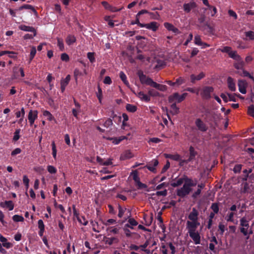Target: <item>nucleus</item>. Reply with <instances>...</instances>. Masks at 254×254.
I'll return each mask as SVG.
<instances>
[{
	"label": "nucleus",
	"instance_id": "f257e3e1",
	"mask_svg": "<svg viewBox=\"0 0 254 254\" xmlns=\"http://www.w3.org/2000/svg\"><path fill=\"white\" fill-rule=\"evenodd\" d=\"M137 75L142 84H146L152 87L154 81L151 78L147 77L144 74L141 70H139L137 71Z\"/></svg>",
	"mask_w": 254,
	"mask_h": 254
},
{
	"label": "nucleus",
	"instance_id": "f03ea898",
	"mask_svg": "<svg viewBox=\"0 0 254 254\" xmlns=\"http://www.w3.org/2000/svg\"><path fill=\"white\" fill-rule=\"evenodd\" d=\"M187 95V93H184L180 95L178 93L176 92L169 96L168 101L169 103H174L175 101H177L178 103H181L185 100Z\"/></svg>",
	"mask_w": 254,
	"mask_h": 254
},
{
	"label": "nucleus",
	"instance_id": "7ed1b4c3",
	"mask_svg": "<svg viewBox=\"0 0 254 254\" xmlns=\"http://www.w3.org/2000/svg\"><path fill=\"white\" fill-rule=\"evenodd\" d=\"M192 190L191 187H190L187 184H184L182 188L177 190L176 193L178 196L184 198L188 195Z\"/></svg>",
	"mask_w": 254,
	"mask_h": 254
},
{
	"label": "nucleus",
	"instance_id": "20e7f679",
	"mask_svg": "<svg viewBox=\"0 0 254 254\" xmlns=\"http://www.w3.org/2000/svg\"><path fill=\"white\" fill-rule=\"evenodd\" d=\"M240 226L242 227L240 228V232L244 235L247 236L248 235V229L249 228V221L247 220L246 217H242L240 220Z\"/></svg>",
	"mask_w": 254,
	"mask_h": 254
},
{
	"label": "nucleus",
	"instance_id": "39448f33",
	"mask_svg": "<svg viewBox=\"0 0 254 254\" xmlns=\"http://www.w3.org/2000/svg\"><path fill=\"white\" fill-rule=\"evenodd\" d=\"M214 91V88L211 86L204 87L200 93L201 97L206 100H208L211 98V94Z\"/></svg>",
	"mask_w": 254,
	"mask_h": 254
},
{
	"label": "nucleus",
	"instance_id": "423d86ee",
	"mask_svg": "<svg viewBox=\"0 0 254 254\" xmlns=\"http://www.w3.org/2000/svg\"><path fill=\"white\" fill-rule=\"evenodd\" d=\"M195 125L198 130L201 132H205L208 129L207 125L200 118L196 119Z\"/></svg>",
	"mask_w": 254,
	"mask_h": 254
},
{
	"label": "nucleus",
	"instance_id": "0eeeda50",
	"mask_svg": "<svg viewBox=\"0 0 254 254\" xmlns=\"http://www.w3.org/2000/svg\"><path fill=\"white\" fill-rule=\"evenodd\" d=\"M38 113V112L37 110H30L28 113V119L30 126H33L35 121L37 119Z\"/></svg>",
	"mask_w": 254,
	"mask_h": 254
},
{
	"label": "nucleus",
	"instance_id": "6e6552de",
	"mask_svg": "<svg viewBox=\"0 0 254 254\" xmlns=\"http://www.w3.org/2000/svg\"><path fill=\"white\" fill-rule=\"evenodd\" d=\"M200 225L198 221H188L187 222V227L189 232H195L197 227Z\"/></svg>",
	"mask_w": 254,
	"mask_h": 254
},
{
	"label": "nucleus",
	"instance_id": "1a4fd4ad",
	"mask_svg": "<svg viewBox=\"0 0 254 254\" xmlns=\"http://www.w3.org/2000/svg\"><path fill=\"white\" fill-rule=\"evenodd\" d=\"M73 212L74 216H75L77 219L78 221L83 224L84 226H86L88 223V221H87L84 216H82L81 218L83 219V222H82L81 218L79 217V213L77 211L75 205H72Z\"/></svg>",
	"mask_w": 254,
	"mask_h": 254
},
{
	"label": "nucleus",
	"instance_id": "9d476101",
	"mask_svg": "<svg viewBox=\"0 0 254 254\" xmlns=\"http://www.w3.org/2000/svg\"><path fill=\"white\" fill-rule=\"evenodd\" d=\"M190 237L192 239L196 245L200 243V236L198 232H188Z\"/></svg>",
	"mask_w": 254,
	"mask_h": 254
},
{
	"label": "nucleus",
	"instance_id": "9b49d317",
	"mask_svg": "<svg viewBox=\"0 0 254 254\" xmlns=\"http://www.w3.org/2000/svg\"><path fill=\"white\" fill-rule=\"evenodd\" d=\"M159 25L157 22L152 21L149 23L143 24V27L155 32L158 29Z\"/></svg>",
	"mask_w": 254,
	"mask_h": 254
},
{
	"label": "nucleus",
	"instance_id": "f8f14e48",
	"mask_svg": "<svg viewBox=\"0 0 254 254\" xmlns=\"http://www.w3.org/2000/svg\"><path fill=\"white\" fill-rule=\"evenodd\" d=\"M198 212L195 208H192V211L188 216V218L192 221H198Z\"/></svg>",
	"mask_w": 254,
	"mask_h": 254
},
{
	"label": "nucleus",
	"instance_id": "ddd939ff",
	"mask_svg": "<svg viewBox=\"0 0 254 254\" xmlns=\"http://www.w3.org/2000/svg\"><path fill=\"white\" fill-rule=\"evenodd\" d=\"M247 83L245 80H239L238 86L239 87V91L242 94H246L247 92L246 87Z\"/></svg>",
	"mask_w": 254,
	"mask_h": 254
},
{
	"label": "nucleus",
	"instance_id": "4468645a",
	"mask_svg": "<svg viewBox=\"0 0 254 254\" xmlns=\"http://www.w3.org/2000/svg\"><path fill=\"white\" fill-rule=\"evenodd\" d=\"M185 183L190 187H195L197 185V180L196 179L192 180V179L188 177L186 175H185Z\"/></svg>",
	"mask_w": 254,
	"mask_h": 254
},
{
	"label": "nucleus",
	"instance_id": "2eb2a0df",
	"mask_svg": "<svg viewBox=\"0 0 254 254\" xmlns=\"http://www.w3.org/2000/svg\"><path fill=\"white\" fill-rule=\"evenodd\" d=\"M158 165V160L156 159H153L150 163H149V164L147 165L145 167L147 168L150 171L154 173L156 171L155 167Z\"/></svg>",
	"mask_w": 254,
	"mask_h": 254
},
{
	"label": "nucleus",
	"instance_id": "dca6fc26",
	"mask_svg": "<svg viewBox=\"0 0 254 254\" xmlns=\"http://www.w3.org/2000/svg\"><path fill=\"white\" fill-rule=\"evenodd\" d=\"M70 80V75H67L64 79H63L61 81V89L62 93H63L65 89L66 86L68 84Z\"/></svg>",
	"mask_w": 254,
	"mask_h": 254
},
{
	"label": "nucleus",
	"instance_id": "f3484780",
	"mask_svg": "<svg viewBox=\"0 0 254 254\" xmlns=\"http://www.w3.org/2000/svg\"><path fill=\"white\" fill-rule=\"evenodd\" d=\"M19 29L24 31L33 32L34 33V36H36V29L32 26H26L25 25H21L19 26Z\"/></svg>",
	"mask_w": 254,
	"mask_h": 254
},
{
	"label": "nucleus",
	"instance_id": "a211bd4d",
	"mask_svg": "<svg viewBox=\"0 0 254 254\" xmlns=\"http://www.w3.org/2000/svg\"><path fill=\"white\" fill-rule=\"evenodd\" d=\"M0 242L1 245L7 249H9L13 247V244L10 242H8L6 238L2 236H0Z\"/></svg>",
	"mask_w": 254,
	"mask_h": 254
},
{
	"label": "nucleus",
	"instance_id": "6ab92c4d",
	"mask_svg": "<svg viewBox=\"0 0 254 254\" xmlns=\"http://www.w3.org/2000/svg\"><path fill=\"white\" fill-rule=\"evenodd\" d=\"M205 77V73L203 72H201L198 75H195L194 74H191L190 76L191 82L194 83L196 80H200Z\"/></svg>",
	"mask_w": 254,
	"mask_h": 254
},
{
	"label": "nucleus",
	"instance_id": "aec40b11",
	"mask_svg": "<svg viewBox=\"0 0 254 254\" xmlns=\"http://www.w3.org/2000/svg\"><path fill=\"white\" fill-rule=\"evenodd\" d=\"M196 6V4L194 2L185 3L183 6L185 11L187 13L190 12L191 9L195 8Z\"/></svg>",
	"mask_w": 254,
	"mask_h": 254
},
{
	"label": "nucleus",
	"instance_id": "412c9836",
	"mask_svg": "<svg viewBox=\"0 0 254 254\" xmlns=\"http://www.w3.org/2000/svg\"><path fill=\"white\" fill-rule=\"evenodd\" d=\"M227 83L229 89L232 91H235L236 90L235 83L233 78L231 77H228L227 78Z\"/></svg>",
	"mask_w": 254,
	"mask_h": 254
},
{
	"label": "nucleus",
	"instance_id": "4be33fe9",
	"mask_svg": "<svg viewBox=\"0 0 254 254\" xmlns=\"http://www.w3.org/2000/svg\"><path fill=\"white\" fill-rule=\"evenodd\" d=\"M0 206L2 207H6L8 208L9 210H12L14 208V204L11 200L5 201L4 202H1Z\"/></svg>",
	"mask_w": 254,
	"mask_h": 254
},
{
	"label": "nucleus",
	"instance_id": "5701e85b",
	"mask_svg": "<svg viewBox=\"0 0 254 254\" xmlns=\"http://www.w3.org/2000/svg\"><path fill=\"white\" fill-rule=\"evenodd\" d=\"M38 226L39 229L38 234L40 237H42L45 231V225L42 220L40 219L38 220Z\"/></svg>",
	"mask_w": 254,
	"mask_h": 254
},
{
	"label": "nucleus",
	"instance_id": "b1692460",
	"mask_svg": "<svg viewBox=\"0 0 254 254\" xmlns=\"http://www.w3.org/2000/svg\"><path fill=\"white\" fill-rule=\"evenodd\" d=\"M137 96L138 98L140 99L141 100L145 101L146 102H148L150 100V96H148L146 94H145L142 91H140L138 92Z\"/></svg>",
	"mask_w": 254,
	"mask_h": 254
},
{
	"label": "nucleus",
	"instance_id": "393cba45",
	"mask_svg": "<svg viewBox=\"0 0 254 254\" xmlns=\"http://www.w3.org/2000/svg\"><path fill=\"white\" fill-rule=\"evenodd\" d=\"M189 152H190V156L188 158V161H192L194 159L195 156L197 155V153L193 147H192V146H190V147Z\"/></svg>",
	"mask_w": 254,
	"mask_h": 254
},
{
	"label": "nucleus",
	"instance_id": "a878e982",
	"mask_svg": "<svg viewBox=\"0 0 254 254\" xmlns=\"http://www.w3.org/2000/svg\"><path fill=\"white\" fill-rule=\"evenodd\" d=\"M185 175H184L182 178H179L176 182H172L171 186L174 188L181 186L185 182Z\"/></svg>",
	"mask_w": 254,
	"mask_h": 254
},
{
	"label": "nucleus",
	"instance_id": "bb28decb",
	"mask_svg": "<svg viewBox=\"0 0 254 254\" xmlns=\"http://www.w3.org/2000/svg\"><path fill=\"white\" fill-rule=\"evenodd\" d=\"M31 9L35 14H37V12L35 9L30 4H24L21 6H20L18 9H16V10H22V9Z\"/></svg>",
	"mask_w": 254,
	"mask_h": 254
},
{
	"label": "nucleus",
	"instance_id": "cd10ccee",
	"mask_svg": "<svg viewBox=\"0 0 254 254\" xmlns=\"http://www.w3.org/2000/svg\"><path fill=\"white\" fill-rule=\"evenodd\" d=\"M76 42V38L74 35H68L65 39V42L68 46L73 44Z\"/></svg>",
	"mask_w": 254,
	"mask_h": 254
},
{
	"label": "nucleus",
	"instance_id": "c85d7f7f",
	"mask_svg": "<svg viewBox=\"0 0 254 254\" xmlns=\"http://www.w3.org/2000/svg\"><path fill=\"white\" fill-rule=\"evenodd\" d=\"M152 87L155 88L161 91H165L167 90V87L165 85L160 84L155 82H154Z\"/></svg>",
	"mask_w": 254,
	"mask_h": 254
},
{
	"label": "nucleus",
	"instance_id": "c756f323",
	"mask_svg": "<svg viewBox=\"0 0 254 254\" xmlns=\"http://www.w3.org/2000/svg\"><path fill=\"white\" fill-rule=\"evenodd\" d=\"M126 137L125 136H121L119 137H109L108 138V140H112V142L115 144H119L122 140H123L125 139H126Z\"/></svg>",
	"mask_w": 254,
	"mask_h": 254
},
{
	"label": "nucleus",
	"instance_id": "7c9ffc66",
	"mask_svg": "<svg viewBox=\"0 0 254 254\" xmlns=\"http://www.w3.org/2000/svg\"><path fill=\"white\" fill-rule=\"evenodd\" d=\"M229 56L232 58L233 59L237 61H241V57L237 54V52L235 51H231L230 53H229Z\"/></svg>",
	"mask_w": 254,
	"mask_h": 254
},
{
	"label": "nucleus",
	"instance_id": "2f4dec72",
	"mask_svg": "<svg viewBox=\"0 0 254 254\" xmlns=\"http://www.w3.org/2000/svg\"><path fill=\"white\" fill-rule=\"evenodd\" d=\"M133 157V155L130 150H126L122 155L121 158L123 160L130 159Z\"/></svg>",
	"mask_w": 254,
	"mask_h": 254
},
{
	"label": "nucleus",
	"instance_id": "473e14b6",
	"mask_svg": "<svg viewBox=\"0 0 254 254\" xmlns=\"http://www.w3.org/2000/svg\"><path fill=\"white\" fill-rule=\"evenodd\" d=\"M120 77L121 80L123 81L124 83L127 85V86H129V83L127 80V77L126 75L125 74V73L123 71H121L120 72Z\"/></svg>",
	"mask_w": 254,
	"mask_h": 254
},
{
	"label": "nucleus",
	"instance_id": "72a5a7b5",
	"mask_svg": "<svg viewBox=\"0 0 254 254\" xmlns=\"http://www.w3.org/2000/svg\"><path fill=\"white\" fill-rule=\"evenodd\" d=\"M43 115L44 117L47 118V120L49 121H52L53 120H55L54 117L52 115V114L48 111L45 110L43 111Z\"/></svg>",
	"mask_w": 254,
	"mask_h": 254
},
{
	"label": "nucleus",
	"instance_id": "f704fd0d",
	"mask_svg": "<svg viewBox=\"0 0 254 254\" xmlns=\"http://www.w3.org/2000/svg\"><path fill=\"white\" fill-rule=\"evenodd\" d=\"M207 28L209 29V32H212L213 30V27L208 23V22H206L203 25H202L200 27V29L202 30H204Z\"/></svg>",
	"mask_w": 254,
	"mask_h": 254
},
{
	"label": "nucleus",
	"instance_id": "c9c22d12",
	"mask_svg": "<svg viewBox=\"0 0 254 254\" xmlns=\"http://www.w3.org/2000/svg\"><path fill=\"white\" fill-rule=\"evenodd\" d=\"M126 110L131 113H134L137 110V107L130 104H127L126 105Z\"/></svg>",
	"mask_w": 254,
	"mask_h": 254
},
{
	"label": "nucleus",
	"instance_id": "e433bc0d",
	"mask_svg": "<svg viewBox=\"0 0 254 254\" xmlns=\"http://www.w3.org/2000/svg\"><path fill=\"white\" fill-rule=\"evenodd\" d=\"M132 176V179L135 183V184L137 182L140 181V179L138 176V173L136 170L133 171L130 174V176Z\"/></svg>",
	"mask_w": 254,
	"mask_h": 254
},
{
	"label": "nucleus",
	"instance_id": "4c0bfd02",
	"mask_svg": "<svg viewBox=\"0 0 254 254\" xmlns=\"http://www.w3.org/2000/svg\"><path fill=\"white\" fill-rule=\"evenodd\" d=\"M172 103V104L171 105V112L174 115L178 114L179 112V108L177 107L176 102Z\"/></svg>",
	"mask_w": 254,
	"mask_h": 254
},
{
	"label": "nucleus",
	"instance_id": "58836bf2",
	"mask_svg": "<svg viewBox=\"0 0 254 254\" xmlns=\"http://www.w3.org/2000/svg\"><path fill=\"white\" fill-rule=\"evenodd\" d=\"M185 82L186 80L184 77H180L176 79V81H175V86L179 87L181 85L185 83Z\"/></svg>",
	"mask_w": 254,
	"mask_h": 254
},
{
	"label": "nucleus",
	"instance_id": "ea45409f",
	"mask_svg": "<svg viewBox=\"0 0 254 254\" xmlns=\"http://www.w3.org/2000/svg\"><path fill=\"white\" fill-rule=\"evenodd\" d=\"M167 157L170 158V159H172V160H173L175 161H179V160H180L181 156L179 154H168L167 155Z\"/></svg>",
	"mask_w": 254,
	"mask_h": 254
},
{
	"label": "nucleus",
	"instance_id": "a19ab883",
	"mask_svg": "<svg viewBox=\"0 0 254 254\" xmlns=\"http://www.w3.org/2000/svg\"><path fill=\"white\" fill-rule=\"evenodd\" d=\"M21 129L20 128L16 129L14 132V136L13 137V141L15 142L17 141L20 138V133Z\"/></svg>",
	"mask_w": 254,
	"mask_h": 254
},
{
	"label": "nucleus",
	"instance_id": "79ce46f5",
	"mask_svg": "<svg viewBox=\"0 0 254 254\" xmlns=\"http://www.w3.org/2000/svg\"><path fill=\"white\" fill-rule=\"evenodd\" d=\"M238 62L237 63H235L234 64V67L235 68L237 69H242L243 70L244 66V63L241 59V61H238Z\"/></svg>",
	"mask_w": 254,
	"mask_h": 254
},
{
	"label": "nucleus",
	"instance_id": "37998d69",
	"mask_svg": "<svg viewBox=\"0 0 254 254\" xmlns=\"http://www.w3.org/2000/svg\"><path fill=\"white\" fill-rule=\"evenodd\" d=\"M245 35L246 36V39L254 40V32L252 31H249L245 32Z\"/></svg>",
	"mask_w": 254,
	"mask_h": 254
},
{
	"label": "nucleus",
	"instance_id": "c03bdc74",
	"mask_svg": "<svg viewBox=\"0 0 254 254\" xmlns=\"http://www.w3.org/2000/svg\"><path fill=\"white\" fill-rule=\"evenodd\" d=\"M51 146L53 157L56 160L57 159V149L56 144L54 141L52 142Z\"/></svg>",
	"mask_w": 254,
	"mask_h": 254
},
{
	"label": "nucleus",
	"instance_id": "a18cd8bd",
	"mask_svg": "<svg viewBox=\"0 0 254 254\" xmlns=\"http://www.w3.org/2000/svg\"><path fill=\"white\" fill-rule=\"evenodd\" d=\"M36 54V48L35 47L33 46L31 48V51H30L29 63H30L32 61V60L34 59Z\"/></svg>",
	"mask_w": 254,
	"mask_h": 254
},
{
	"label": "nucleus",
	"instance_id": "49530a36",
	"mask_svg": "<svg viewBox=\"0 0 254 254\" xmlns=\"http://www.w3.org/2000/svg\"><path fill=\"white\" fill-rule=\"evenodd\" d=\"M103 126L106 128H108L110 127L113 126V123L111 119L109 118L106 120V121L103 123Z\"/></svg>",
	"mask_w": 254,
	"mask_h": 254
},
{
	"label": "nucleus",
	"instance_id": "de8ad7c7",
	"mask_svg": "<svg viewBox=\"0 0 254 254\" xmlns=\"http://www.w3.org/2000/svg\"><path fill=\"white\" fill-rule=\"evenodd\" d=\"M236 214L235 212H231L228 213L226 217V220L227 222L234 221V216Z\"/></svg>",
	"mask_w": 254,
	"mask_h": 254
},
{
	"label": "nucleus",
	"instance_id": "09e8293b",
	"mask_svg": "<svg viewBox=\"0 0 254 254\" xmlns=\"http://www.w3.org/2000/svg\"><path fill=\"white\" fill-rule=\"evenodd\" d=\"M210 208L213 210V212L218 213L219 210L218 203H212Z\"/></svg>",
	"mask_w": 254,
	"mask_h": 254
},
{
	"label": "nucleus",
	"instance_id": "8fccbe9b",
	"mask_svg": "<svg viewBox=\"0 0 254 254\" xmlns=\"http://www.w3.org/2000/svg\"><path fill=\"white\" fill-rule=\"evenodd\" d=\"M244 187L241 189V192L242 193H246L248 192L250 189L249 184L247 182H245L243 184Z\"/></svg>",
	"mask_w": 254,
	"mask_h": 254
},
{
	"label": "nucleus",
	"instance_id": "3c124183",
	"mask_svg": "<svg viewBox=\"0 0 254 254\" xmlns=\"http://www.w3.org/2000/svg\"><path fill=\"white\" fill-rule=\"evenodd\" d=\"M202 42L200 36L196 35L194 36V43L195 45L200 46L202 45Z\"/></svg>",
	"mask_w": 254,
	"mask_h": 254
},
{
	"label": "nucleus",
	"instance_id": "603ef678",
	"mask_svg": "<svg viewBox=\"0 0 254 254\" xmlns=\"http://www.w3.org/2000/svg\"><path fill=\"white\" fill-rule=\"evenodd\" d=\"M12 220L14 222H23L24 221V218L23 216L19 215H14L12 217Z\"/></svg>",
	"mask_w": 254,
	"mask_h": 254
},
{
	"label": "nucleus",
	"instance_id": "864d4df0",
	"mask_svg": "<svg viewBox=\"0 0 254 254\" xmlns=\"http://www.w3.org/2000/svg\"><path fill=\"white\" fill-rule=\"evenodd\" d=\"M47 170L48 171L52 174H56L57 172V169L53 166L48 165L47 166Z\"/></svg>",
	"mask_w": 254,
	"mask_h": 254
},
{
	"label": "nucleus",
	"instance_id": "5fc2aeb1",
	"mask_svg": "<svg viewBox=\"0 0 254 254\" xmlns=\"http://www.w3.org/2000/svg\"><path fill=\"white\" fill-rule=\"evenodd\" d=\"M58 46L61 51H63L64 50V44L63 40L62 39H58Z\"/></svg>",
	"mask_w": 254,
	"mask_h": 254
},
{
	"label": "nucleus",
	"instance_id": "6e6d98bb",
	"mask_svg": "<svg viewBox=\"0 0 254 254\" xmlns=\"http://www.w3.org/2000/svg\"><path fill=\"white\" fill-rule=\"evenodd\" d=\"M240 74L242 76H243L244 77H249L251 79H252L254 82V77L253 76L251 75L248 71L245 70V69L243 70V74Z\"/></svg>",
	"mask_w": 254,
	"mask_h": 254
},
{
	"label": "nucleus",
	"instance_id": "4d7b16f0",
	"mask_svg": "<svg viewBox=\"0 0 254 254\" xmlns=\"http://www.w3.org/2000/svg\"><path fill=\"white\" fill-rule=\"evenodd\" d=\"M87 58L91 63L95 62V58L94 57V53L89 52L87 53Z\"/></svg>",
	"mask_w": 254,
	"mask_h": 254
},
{
	"label": "nucleus",
	"instance_id": "13d9d810",
	"mask_svg": "<svg viewBox=\"0 0 254 254\" xmlns=\"http://www.w3.org/2000/svg\"><path fill=\"white\" fill-rule=\"evenodd\" d=\"M118 209H119L118 217L119 218H122L125 213V210H126V208H123L122 207V206L120 205H119Z\"/></svg>",
	"mask_w": 254,
	"mask_h": 254
},
{
	"label": "nucleus",
	"instance_id": "bf43d9fd",
	"mask_svg": "<svg viewBox=\"0 0 254 254\" xmlns=\"http://www.w3.org/2000/svg\"><path fill=\"white\" fill-rule=\"evenodd\" d=\"M242 165L241 164H237L236 165L234 168H233V171L235 173H239L241 172V170L242 169Z\"/></svg>",
	"mask_w": 254,
	"mask_h": 254
},
{
	"label": "nucleus",
	"instance_id": "052dcab7",
	"mask_svg": "<svg viewBox=\"0 0 254 254\" xmlns=\"http://www.w3.org/2000/svg\"><path fill=\"white\" fill-rule=\"evenodd\" d=\"M107 230H109L110 233H113L114 234H117L119 233V229L116 227H109L107 229Z\"/></svg>",
	"mask_w": 254,
	"mask_h": 254
},
{
	"label": "nucleus",
	"instance_id": "680f3d73",
	"mask_svg": "<svg viewBox=\"0 0 254 254\" xmlns=\"http://www.w3.org/2000/svg\"><path fill=\"white\" fill-rule=\"evenodd\" d=\"M136 185L137 186L138 189H146L147 188V186L141 183L140 181L136 184Z\"/></svg>",
	"mask_w": 254,
	"mask_h": 254
},
{
	"label": "nucleus",
	"instance_id": "e2e57ef3",
	"mask_svg": "<svg viewBox=\"0 0 254 254\" xmlns=\"http://www.w3.org/2000/svg\"><path fill=\"white\" fill-rule=\"evenodd\" d=\"M61 59L63 61L67 62L69 61V58L68 55L66 53H63L61 55Z\"/></svg>",
	"mask_w": 254,
	"mask_h": 254
},
{
	"label": "nucleus",
	"instance_id": "0e129e2a",
	"mask_svg": "<svg viewBox=\"0 0 254 254\" xmlns=\"http://www.w3.org/2000/svg\"><path fill=\"white\" fill-rule=\"evenodd\" d=\"M248 113L250 115H251L252 116H254V105H250L248 107Z\"/></svg>",
	"mask_w": 254,
	"mask_h": 254
},
{
	"label": "nucleus",
	"instance_id": "69168bd1",
	"mask_svg": "<svg viewBox=\"0 0 254 254\" xmlns=\"http://www.w3.org/2000/svg\"><path fill=\"white\" fill-rule=\"evenodd\" d=\"M201 192V190L200 189H197V190L192 193L191 195L192 198L193 199H196L197 196L200 195Z\"/></svg>",
	"mask_w": 254,
	"mask_h": 254
},
{
	"label": "nucleus",
	"instance_id": "338daca9",
	"mask_svg": "<svg viewBox=\"0 0 254 254\" xmlns=\"http://www.w3.org/2000/svg\"><path fill=\"white\" fill-rule=\"evenodd\" d=\"M82 75V72L77 68H75L74 70V76L76 80L78 77Z\"/></svg>",
	"mask_w": 254,
	"mask_h": 254
},
{
	"label": "nucleus",
	"instance_id": "774afa93",
	"mask_svg": "<svg viewBox=\"0 0 254 254\" xmlns=\"http://www.w3.org/2000/svg\"><path fill=\"white\" fill-rule=\"evenodd\" d=\"M21 151L22 150L20 148H16L11 152V155L12 156H14L17 154L20 153Z\"/></svg>",
	"mask_w": 254,
	"mask_h": 254
}]
</instances>
